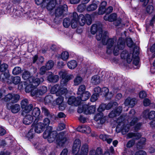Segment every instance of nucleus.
Masks as SVG:
<instances>
[{
  "mask_svg": "<svg viewBox=\"0 0 155 155\" xmlns=\"http://www.w3.org/2000/svg\"><path fill=\"white\" fill-rule=\"evenodd\" d=\"M96 38L98 41L101 40L103 44L107 45V52L108 54H110L113 51L115 56L119 54L120 50L124 48L125 45V40L124 38H119L117 42L116 38H109L107 32H103L101 28L96 36Z\"/></svg>",
  "mask_w": 155,
  "mask_h": 155,
  "instance_id": "nucleus-1",
  "label": "nucleus"
},
{
  "mask_svg": "<svg viewBox=\"0 0 155 155\" xmlns=\"http://www.w3.org/2000/svg\"><path fill=\"white\" fill-rule=\"evenodd\" d=\"M52 130L51 127H48L43 133V137L45 139L48 138L49 143L53 142L56 138L57 141L59 144L62 145L67 140L65 136V132L63 131L57 135L56 131H52Z\"/></svg>",
  "mask_w": 155,
  "mask_h": 155,
  "instance_id": "nucleus-2",
  "label": "nucleus"
},
{
  "mask_svg": "<svg viewBox=\"0 0 155 155\" xmlns=\"http://www.w3.org/2000/svg\"><path fill=\"white\" fill-rule=\"evenodd\" d=\"M19 99L20 96L18 94L9 93L5 96L4 100L5 102H7L6 105L7 108L11 110L12 113H16L20 110V105L18 104L12 105L11 104L17 102Z\"/></svg>",
  "mask_w": 155,
  "mask_h": 155,
  "instance_id": "nucleus-3",
  "label": "nucleus"
},
{
  "mask_svg": "<svg viewBox=\"0 0 155 155\" xmlns=\"http://www.w3.org/2000/svg\"><path fill=\"white\" fill-rule=\"evenodd\" d=\"M139 54V49L137 47H134V51L132 53L131 52L128 53L126 51H123L120 54L121 58L126 59L128 63H130L133 59V64L136 66L138 65L139 59L138 55Z\"/></svg>",
  "mask_w": 155,
  "mask_h": 155,
  "instance_id": "nucleus-4",
  "label": "nucleus"
},
{
  "mask_svg": "<svg viewBox=\"0 0 155 155\" xmlns=\"http://www.w3.org/2000/svg\"><path fill=\"white\" fill-rule=\"evenodd\" d=\"M78 21L81 26L84 25L86 22L88 25H90L91 24L92 19L91 15L88 14H86L85 16L81 14L78 15Z\"/></svg>",
  "mask_w": 155,
  "mask_h": 155,
  "instance_id": "nucleus-5",
  "label": "nucleus"
},
{
  "mask_svg": "<svg viewBox=\"0 0 155 155\" xmlns=\"http://www.w3.org/2000/svg\"><path fill=\"white\" fill-rule=\"evenodd\" d=\"M21 104V108L23 109L22 115H25L26 113H29L33 107L32 104L28 105V101L26 99L22 100Z\"/></svg>",
  "mask_w": 155,
  "mask_h": 155,
  "instance_id": "nucleus-6",
  "label": "nucleus"
},
{
  "mask_svg": "<svg viewBox=\"0 0 155 155\" xmlns=\"http://www.w3.org/2000/svg\"><path fill=\"white\" fill-rule=\"evenodd\" d=\"M59 74L62 78L60 83L61 85L62 86H66L67 84L68 81L73 78L72 75L70 74L66 75L65 72H63L62 71L60 72Z\"/></svg>",
  "mask_w": 155,
  "mask_h": 155,
  "instance_id": "nucleus-7",
  "label": "nucleus"
},
{
  "mask_svg": "<svg viewBox=\"0 0 155 155\" xmlns=\"http://www.w3.org/2000/svg\"><path fill=\"white\" fill-rule=\"evenodd\" d=\"M67 6L66 5H60L55 10V15L56 18H62L64 16V12L67 10Z\"/></svg>",
  "mask_w": 155,
  "mask_h": 155,
  "instance_id": "nucleus-8",
  "label": "nucleus"
},
{
  "mask_svg": "<svg viewBox=\"0 0 155 155\" xmlns=\"http://www.w3.org/2000/svg\"><path fill=\"white\" fill-rule=\"evenodd\" d=\"M47 91V87L43 86L40 87L38 89L36 88L33 89L31 92V95L32 97L35 96L36 97H38L43 95Z\"/></svg>",
  "mask_w": 155,
  "mask_h": 155,
  "instance_id": "nucleus-9",
  "label": "nucleus"
},
{
  "mask_svg": "<svg viewBox=\"0 0 155 155\" xmlns=\"http://www.w3.org/2000/svg\"><path fill=\"white\" fill-rule=\"evenodd\" d=\"M44 128V126L41 123H37V120L34 121L32 125V128L34 129L35 132L37 133H40L42 132Z\"/></svg>",
  "mask_w": 155,
  "mask_h": 155,
  "instance_id": "nucleus-10",
  "label": "nucleus"
},
{
  "mask_svg": "<svg viewBox=\"0 0 155 155\" xmlns=\"http://www.w3.org/2000/svg\"><path fill=\"white\" fill-rule=\"evenodd\" d=\"M64 97L60 96L57 98L55 101L56 104L58 105V108L61 110H64L66 107V104L64 102Z\"/></svg>",
  "mask_w": 155,
  "mask_h": 155,
  "instance_id": "nucleus-11",
  "label": "nucleus"
},
{
  "mask_svg": "<svg viewBox=\"0 0 155 155\" xmlns=\"http://www.w3.org/2000/svg\"><path fill=\"white\" fill-rule=\"evenodd\" d=\"M43 81L44 79L42 78L35 79V78L33 76L29 78V82L35 88V87L38 85L41 82H42Z\"/></svg>",
  "mask_w": 155,
  "mask_h": 155,
  "instance_id": "nucleus-12",
  "label": "nucleus"
},
{
  "mask_svg": "<svg viewBox=\"0 0 155 155\" xmlns=\"http://www.w3.org/2000/svg\"><path fill=\"white\" fill-rule=\"evenodd\" d=\"M71 24V27L73 28H77L79 24L78 21V15L76 12H74L73 13Z\"/></svg>",
  "mask_w": 155,
  "mask_h": 155,
  "instance_id": "nucleus-13",
  "label": "nucleus"
},
{
  "mask_svg": "<svg viewBox=\"0 0 155 155\" xmlns=\"http://www.w3.org/2000/svg\"><path fill=\"white\" fill-rule=\"evenodd\" d=\"M29 113H26L25 115H22L23 116H25V117L23 120V123L24 124L27 125L31 124L34 120L33 117Z\"/></svg>",
  "mask_w": 155,
  "mask_h": 155,
  "instance_id": "nucleus-14",
  "label": "nucleus"
},
{
  "mask_svg": "<svg viewBox=\"0 0 155 155\" xmlns=\"http://www.w3.org/2000/svg\"><path fill=\"white\" fill-rule=\"evenodd\" d=\"M121 119V117L119 118L117 120L118 123H120V124L118 125L117 126L116 128L117 129L119 127V125H122L123 127L121 129L122 133L123 134H126L129 130L130 127L129 124H127L125 125V124H124V123L122 122H120L119 120L120 119Z\"/></svg>",
  "mask_w": 155,
  "mask_h": 155,
  "instance_id": "nucleus-15",
  "label": "nucleus"
},
{
  "mask_svg": "<svg viewBox=\"0 0 155 155\" xmlns=\"http://www.w3.org/2000/svg\"><path fill=\"white\" fill-rule=\"evenodd\" d=\"M68 102L70 105L74 104L75 106H77L80 103V99H79L78 96L76 98L74 96H72L69 98Z\"/></svg>",
  "mask_w": 155,
  "mask_h": 155,
  "instance_id": "nucleus-16",
  "label": "nucleus"
},
{
  "mask_svg": "<svg viewBox=\"0 0 155 155\" xmlns=\"http://www.w3.org/2000/svg\"><path fill=\"white\" fill-rule=\"evenodd\" d=\"M10 78V75L8 72H5L2 73L0 75V81L4 82H7L8 84L11 83L8 81Z\"/></svg>",
  "mask_w": 155,
  "mask_h": 155,
  "instance_id": "nucleus-17",
  "label": "nucleus"
},
{
  "mask_svg": "<svg viewBox=\"0 0 155 155\" xmlns=\"http://www.w3.org/2000/svg\"><path fill=\"white\" fill-rule=\"evenodd\" d=\"M81 146V141L77 139L74 140L72 147V152L74 153H77L79 150Z\"/></svg>",
  "mask_w": 155,
  "mask_h": 155,
  "instance_id": "nucleus-18",
  "label": "nucleus"
},
{
  "mask_svg": "<svg viewBox=\"0 0 155 155\" xmlns=\"http://www.w3.org/2000/svg\"><path fill=\"white\" fill-rule=\"evenodd\" d=\"M83 107L85 108L84 110V113L86 114L94 113L95 110V106H89L87 105H84Z\"/></svg>",
  "mask_w": 155,
  "mask_h": 155,
  "instance_id": "nucleus-19",
  "label": "nucleus"
},
{
  "mask_svg": "<svg viewBox=\"0 0 155 155\" xmlns=\"http://www.w3.org/2000/svg\"><path fill=\"white\" fill-rule=\"evenodd\" d=\"M136 103V100L135 98L127 97L125 100L124 104L126 106L129 105L131 107H133Z\"/></svg>",
  "mask_w": 155,
  "mask_h": 155,
  "instance_id": "nucleus-20",
  "label": "nucleus"
},
{
  "mask_svg": "<svg viewBox=\"0 0 155 155\" xmlns=\"http://www.w3.org/2000/svg\"><path fill=\"white\" fill-rule=\"evenodd\" d=\"M77 130L79 132L87 134L90 133L91 131V129L89 126L84 125L78 127L77 128Z\"/></svg>",
  "mask_w": 155,
  "mask_h": 155,
  "instance_id": "nucleus-21",
  "label": "nucleus"
},
{
  "mask_svg": "<svg viewBox=\"0 0 155 155\" xmlns=\"http://www.w3.org/2000/svg\"><path fill=\"white\" fill-rule=\"evenodd\" d=\"M122 110L121 107L119 106L117 108L116 110H112L109 114V116L110 118H113L119 115L121 113Z\"/></svg>",
  "mask_w": 155,
  "mask_h": 155,
  "instance_id": "nucleus-22",
  "label": "nucleus"
},
{
  "mask_svg": "<svg viewBox=\"0 0 155 155\" xmlns=\"http://www.w3.org/2000/svg\"><path fill=\"white\" fill-rule=\"evenodd\" d=\"M117 15L114 13L110 15H106L104 17V19L105 21H114L117 19Z\"/></svg>",
  "mask_w": 155,
  "mask_h": 155,
  "instance_id": "nucleus-23",
  "label": "nucleus"
},
{
  "mask_svg": "<svg viewBox=\"0 0 155 155\" xmlns=\"http://www.w3.org/2000/svg\"><path fill=\"white\" fill-rule=\"evenodd\" d=\"M41 109L42 112L44 113L45 115L49 118L51 119L52 118H55V116L54 114L51 113L45 107H42Z\"/></svg>",
  "mask_w": 155,
  "mask_h": 155,
  "instance_id": "nucleus-24",
  "label": "nucleus"
},
{
  "mask_svg": "<svg viewBox=\"0 0 155 155\" xmlns=\"http://www.w3.org/2000/svg\"><path fill=\"white\" fill-rule=\"evenodd\" d=\"M81 95V97L78 96L79 99H80V102L81 100L84 101L88 99L91 96V94L89 92L87 91L82 93Z\"/></svg>",
  "mask_w": 155,
  "mask_h": 155,
  "instance_id": "nucleus-25",
  "label": "nucleus"
},
{
  "mask_svg": "<svg viewBox=\"0 0 155 155\" xmlns=\"http://www.w3.org/2000/svg\"><path fill=\"white\" fill-rule=\"evenodd\" d=\"M102 153L101 149L97 148L96 150H91L89 152V155H102Z\"/></svg>",
  "mask_w": 155,
  "mask_h": 155,
  "instance_id": "nucleus-26",
  "label": "nucleus"
},
{
  "mask_svg": "<svg viewBox=\"0 0 155 155\" xmlns=\"http://www.w3.org/2000/svg\"><path fill=\"white\" fill-rule=\"evenodd\" d=\"M101 29V31L103 32L104 31H102V29L101 27H99L96 24L93 25L91 27V32L93 35H94L95 33L97 32L96 35H97V33L99 31L100 29Z\"/></svg>",
  "mask_w": 155,
  "mask_h": 155,
  "instance_id": "nucleus-27",
  "label": "nucleus"
},
{
  "mask_svg": "<svg viewBox=\"0 0 155 155\" xmlns=\"http://www.w3.org/2000/svg\"><path fill=\"white\" fill-rule=\"evenodd\" d=\"M89 151L88 146L84 144L82 146L81 151V155H87Z\"/></svg>",
  "mask_w": 155,
  "mask_h": 155,
  "instance_id": "nucleus-28",
  "label": "nucleus"
},
{
  "mask_svg": "<svg viewBox=\"0 0 155 155\" xmlns=\"http://www.w3.org/2000/svg\"><path fill=\"white\" fill-rule=\"evenodd\" d=\"M59 76L57 75H49L48 77V80L50 82L55 83L59 80Z\"/></svg>",
  "mask_w": 155,
  "mask_h": 155,
  "instance_id": "nucleus-29",
  "label": "nucleus"
},
{
  "mask_svg": "<svg viewBox=\"0 0 155 155\" xmlns=\"http://www.w3.org/2000/svg\"><path fill=\"white\" fill-rule=\"evenodd\" d=\"M141 136L140 134L139 133H129L127 134V138H130L132 137H135V139L138 140Z\"/></svg>",
  "mask_w": 155,
  "mask_h": 155,
  "instance_id": "nucleus-30",
  "label": "nucleus"
},
{
  "mask_svg": "<svg viewBox=\"0 0 155 155\" xmlns=\"http://www.w3.org/2000/svg\"><path fill=\"white\" fill-rule=\"evenodd\" d=\"M55 5V1L54 0H50L47 4V8L48 10H51L54 8Z\"/></svg>",
  "mask_w": 155,
  "mask_h": 155,
  "instance_id": "nucleus-31",
  "label": "nucleus"
},
{
  "mask_svg": "<svg viewBox=\"0 0 155 155\" xmlns=\"http://www.w3.org/2000/svg\"><path fill=\"white\" fill-rule=\"evenodd\" d=\"M101 82L100 77L97 75H94L92 77L91 79V82L94 84H99Z\"/></svg>",
  "mask_w": 155,
  "mask_h": 155,
  "instance_id": "nucleus-32",
  "label": "nucleus"
},
{
  "mask_svg": "<svg viewBox=\"0 0 155 155\" xmlns=\"http://www.w3.org/2000/svg\"><path fill=\"white\" fill-rule=\"evenodd\" d=\"M67 65L70 69H73L76 67L77 63L75 61L72 60L68 62Z\"/></svg>",
  "mask_w": 155,
  "mask_h": 155,
  "instance_id": "nucleus-33",
  "label": "nucleus"
},
{
  "mask_svg": "<svg viewBox=\"0 0 155 155\" xmlns=\"http://www.w3.org/2000/svg\"><path fill=\"white\" fill-rule=\"evenodd\" d=\"M40 113V109L38 107H35L33 109L32 111V116L35 117H37L39 116Z\"/></svg>",
  "mask_w": 155,
  "mask_h": 155,
  "instance_id": "nucleus-34",
  "label": "nucleus"
},
{
  "mask_svg": "<svg viewBox=\"0 0 155 155\" xmlns=\"http://www.w3.org/2000/svg\"><path fill=\"white\" fill-rule=\"evenodd\" d=\"M82 78L79 75H77L74 80V84L75 85H78L82 81Z\"/></svg>",
  "mask_w": 155,
  "mask_h": 155,
  "instance_id": "nucleus-35",
  "label": "nucleus"
},
{
  "mask_svg": "<svg viewBox=\"0 0 155 155\" xmlns=\"http://www.w3.org/2000/svg\"><path fill=\"white\" fill-rule=\"evenodd\" d=\"M97 7V6L96 4L92 3L87 6V10L89 12L95 10Z\"/></svg>",
  "mask_w": 155,
  "mask_h": 155,
  "instance_id": "nucleus-36",
  "label": "nucleus"
},
{
  "mask_svg": "<svg viewBox=\"0 0 155 155\" xmlns=\"http://www.w3.org/2000/svg\"><path fill=\"white\" fill-rule=\"evenodd\" d=\"M146 141V139L145 138H141L137 144V147L139 148H142L143 145L145 144Z\"/></svg>",
  "mask_w": 155,
  "mask_h": 155,
  "instance_id": "nucleus-37",
  "label": "nucleus"
},
{
  "mask_svg": "<svg viewBox=\"0 0 155 155\" xmlns=\"http://www.w3.org/2000/svg\"><path fill=\"white\" fill-rule=\"evenodd\" d=\"M69 55L68 53L66 51H64L61 54V59L64 61H67Z\"/></svg>",
  "mask_w": 155,
  "mask_h": 155,
  "instance_id": "nucleus-38",
  "label": "nucleus"
},
{
  "mask_svg": "<svg viewBox=\"0 0 155 155\" xmlns=\"http://www.w3.org/2000/svg\"><path fill=\"white\" fill-rule=\"evenodd\" d=\"M22 78L25 80H28L29 82V78L30 77V73L28 71H25L22 74Z\"/></svg>",
  "mask_w": 155,
  "mask_h": 155,
  "instance_id": "nucleus-39",
  "label": "nucleus"
},
{
  "mask_svg": "<svg viewBox=\"0 0 155 155\" xmlns=\"http://www.w3.org/2000/svg\"><path fill=\"white\" fill-rule=\"evenodd\" d=\"M11 81L15 84H19L21 81V78L18 76H16L12 78Z\"/></svg>",
  "mask_w": 155,
  "mask_h": 155,
  "instance_id": "nucleus-40",
  "label": "nucleus"
},
{
  "mask_svg": "<svg viewBox=\"0 0 155 155\" xmlns=\"http://www.w3.org/2000/svg\"><path fill=\"white\" fill-rule=\"evenodd\" d=\"M63 25L65 28H68L71 24L70 20L68 18H65L63 21Z\"/></svg>",
  "mask_w": 155,
  "mask_h": 155,
  "instance_id": "nucleus-41",
  "label": "nucleus"
},
{
  "mask_svg": "<svg viewBox=\"0 0 155 155\" xmlns=\"http://www.w3.org/2000/svg\"><path fill=\"white\" fill-rule=\"evenodd\" d=\"M85 90V87L84 85H80L78 90L77 94L78 95L81 96V94L84 92Z\"/></svg>",
  "mask_w": 155,
  "mask_h": 155,
  "instance_id": "nucleus-42",
  "label": "nucleus"
},
{
  "mask_svg": "<svg viewBox=\"0 0 155 155\" xmlns=\"http://www.w3.org/2000/svg\"><path fill=\"white\" fill-rule=\"evenodd\" d=\"M8 65L6 63H3L0 64V72H3L7 70Z\"/></svg>",
  "mask_w": 155,
  "mask_h": 155,
  "instance_id": "nucleus-43",
  "label": "nucleus"
},
{
  "mask_svg": "<svg viewBox=\"0 0 155 155\" xmlns=\"http://www.w3.org/2000/svg\"><path fill=\"white\" fill-rule=\"evenodd\" d=\"M21 69L19 67H16L13 70L12 74L14 75L19 74L21 72Z\"/></svg>",
  "mask_w": 155,
  "mask_h": 155,
  "instance_id": "nucleus-44",
  "label": "nucleus"
},
{
  "mask_svg": "<svg viewBox=\"0 0 155 155\" xmlns=\"http://www.w3.org/2000/svg\"><path fill=\"white\" fill-rule=\"evenodd\" d=\"M67 92V89L64 87H61L60 88L59 91L56 93V95L57 96H61L64 94L65 93Z\"/></svg>",
  "mask_w": 155,
  "mask_h": 155,
  "instance_id": "nucleus-45",
  "label": "nucleus"
},
{
  "mask_svg": "<svg viewBox=\"0 0 155 155\" xmlns=\"http://www.w3.org/2000/svg\"><path fill=\"white\" fill-rule=\"evenodd\" d=\"M59 86L57 84L54 86L51 89V92L52 94H55L56 95V93L59 91Z\"/></svg>",
  "mask_w": 155,
  "mask_h": 155,
  "instance_id": "nucleus-46",
  "label": "nucleus"
},
{
  "mask_svg": "<svg viewBox=\"0 0 155 155\" xmlns=\"http://www.w3.org/2000/svg\"><path fill=\"white\" fill-rule=\"evenodd\" d=\"M52 96L51 95H48L45 97L44 99L45 104H48L50 103L53 100Z\"/></svg>",
  "mask_w": 155,
  "mask_h": 155,
  "instance_id": "nucleus-47",
  "label": "nucleus"
},
{
  "mask_svg": "<svg viewBox=\"0 0 155 155\" xmlns=\"http://www.w3.org/2000/svg\"><path fill=\"white\" fill-rule=\"evenodd\" d=\"M54 62L52 60L49 61L46 64V67L48 70L51 69L54 66Z\"/></svg>",
  "mask_w": 155,
  "mask_h": 155,
  "instance_id": "nucleus-48",
  "label": "nucleus"
},
{
  "mask_svg": "<svg viewBox=\"0 0 155 155\" xmlns=\"http://www.w3.org/2000/svg\"><path fill=\"white\" fill-rule=\"evenodd\" d=\"M35 89L30 84L27 86L25 88V91L27 93L31 92L33 89Z\"/></svg>",
  "mask_w": 155,
  "mask_h": 155,
  "instance_id": "nucleus-49",
  "label": "nucleus"
},
{
  "mask_svg": "<svg viewBox=\"0 0 155 155\" xmlns=\"http://www.w3.org/2000/svg\"><path fill=\"white\" fill-rule=\"evenodd\" d=\"M146 10L148 13L150 14L154 11V7L152 5H148L146 8Z\"/></svg>",
  "mask_w": 155,
  "mask_h": 155,
  "instance_id": "nucleus-50",
  "label": "nucleus"
},
{
  "mask_svg": "<svg viewBox=\"0 0 155 155\" xmlns=\"http://www.w3.org/2000/svg\"><path fill=\"white\" fill-rule=\"evenodd\" d=\"M135 141L134 139H132L129 141L127 144V147H131L134 144Z\"/></svg>",
  "mask_w": 155,
  "mask_h": 155,
  "instance_id": "nucleus-51",
  "label": "nucleus"
},
{
  "mask_svg": "<svg viewBox=\"0 0 155 155\" xmlns=\"http://www.w3.org/2000/svg\"><path fill=\"white\" fill-rule=\"evenodd\" d=\"M48 1V0H35V3L37 5H43L47 1Z\"/></svg>",
  "mask_w": 155,
  "mask_h": 155,
  "instance_id": "nucleus-52",
  "label": "nucleus"
},
{
  "mask_svg": "<svg viewBox=\"0 0 155 155\" xmlns=\"http://www.w3.org/2000/svg\"><path fill=\"white\" fill-rule=\"evenodd\" d=\"M113 105L115 106L117 105V103L116 102H110L107 105H106V109L107 110H109L113 106Z\"/></svg>",
  "mask_w": 155,
  "mask_h": 155,
  "instance_id": "nucleus-53",
  "label": "nucleus"
},
{
  "mask_svg": "<svg viewBox=\"0 0 155 155\" xmlns=\"http://www.w3.org/2000/svg\"><path fill=\"white\" fill-rule=\"evenodd\" d=\"M105 12H106L105 8L99 6L98 12V14L100 15H102Z\"/></svg>",
  "mask_w": 155,
  "mask_h": 155,
  "instance_id": "nucleus-54",
  "label": "nucleus"
},
{
  "mask_svg": "<svg viewBox=\"0 0 155 155\" xmlns=\"http://www.w3.org/2000/svg\"><path fill=\"white\" fill-rule=\"evenodd\" d=\"M127 46L129 47L130 48L133 45V42L131 38H127Z\"/></svg>",
  "mask_w": 155,
  "mask_h": 155,
  "instance_id": "nucleus-55",
  "label": "nucleus"
},
{
  "mask_svg": "<svg viewBox=\"0 0 155 155\" xmlns=\"http://www.w3.org/2000/svg\"><path fill=\"white\" fill-rule=\"evenodd\" d=\"M48 70L47 68L45 66H42L40 69V74H41L43 75L45 74L46 71Z\"/></svg>",
  "mask_w": 155,
  "mask_h": 155,
  "instance_id": "nucleus-56",
  "label": "nucleus"
},
{
  "mask_svg": "<svg viewBox=\"0 0 155 155\" xmlns=\"http://www.w3.org/2000/svg\"><path fill=\"white\" fill-rule=\"evenodd\" d=\"M33 129H31L27 134V137L29 139H32L33 137L34 134L33 133Z\"/></svg>",
  "mask_w": 155,
  "mask_h": 155,
  "instance_id": "nucleus-57",
  "label": "nucleus"
},
{
  "mask_svg": "<svg viewBox=\"0 0 155 155\" xmlns=\"http://www.w3.org/2000/svg\"><path fill=\"white\" fill-rule=\"evenodd\" d=\"M155 117V111L153 110L149 112L148 115V118L150 119H152Z\"/></svg>",
  "mask_w": 155,
  "mask_h": 155,
  "instance_id": "nucleus-58",
  "label": "nucleus"
},
{
  "mask_svg": "<svg viewBox=\"0 0 155 155\" xmlns=\"http://www.w3.org/2000/svg\"><path fill=\"white\" fill-rule=\"evenodd\" d=\"M43 122V124L45 127V126L47 127L49 125L50 123V120L48 118H46L44 120Z\"/></svg>",
  "mask_w": 155,
  "mask_h": 155,
  "instance_id": "nucleus-59",
  "label": "nucleus"
},
{
  "mask_svg": "<svg viewBox=\"0 0 155 155\" xmlns=\"http://www.w3.org/2000/svg\"><path fill=\"white\" fill-rule=\"evenodd\" d=\"M103 114L102 113H100L97 114L95 117V120H99L100 119L103 117Z\"/></svg>",
  "mask_w": 155,
  "mask_h": 155,
  "instance_id": "nucleus-60",
  "label": "nucleus"
},
{
  "mask_svg": "<svg viewBox=\"0 0 155 155\" xmlns=\"http://www.w3.org/2000/svg\"><path fill=\"white\" fill-rule=\"evenodd\" d=\"M138 120V119L137 117H134L133 118L131 121L130 122V126L134 125L137 123Z\"/></svg>",
  "mask_w": 155,
  "mask_h": 155,
  "instance_id": "nucleus-61",
  "label": "nucleus"
},
{
  "mask_svg": "<svg viewBox=\"0 0 155 155\" xmlns=\"http://www.w3.org/2000/svg\"><path fill=\"white\" fill-rule=\"evenodd\" d=\"M49 150L46 147L42 148L41 150V153L43 155H48Z\"/></svg>",
  "mask_w": 155,
  "mask_h": 155,
  "instance_id": "nucleus-62",
  "label": "nucleus"
},
{
  "mask_svg": "<svg viewBox=\"0 0 155 155\" xmlns=\"http://www.w3.org/2000/svg\"><path fill=\"white\" fill-rule=\"evenodd\" d=\"M149 113V110L148 109L146 110L143 113V116L145 118H148Z\"/></svg>",
  "mask_w": 155,
  "mask_h": 155,
  "instance_id": "nucleus-63",
  "label": "nucleus"
},
{
  "mask_svg": "<svg viewBox=\"0 0 155 155\" xmlns=\"http://www.w3.org/2000/svg\"><path fill=\"white\" fill-rule=\"evenodd\" d=\"M98 95L94 94L91 96V101L92 102H94L96 101L97 99Z\"/></svg>",
  "mask_w": 155,
  "mask_h": 155,
  "instance_id": "nucleus-64",
  "label": "nucleus"
}]
</instances>
